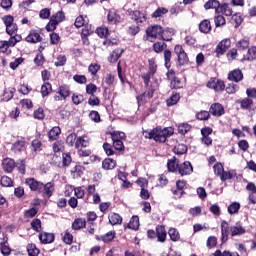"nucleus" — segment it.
Listing matches in <instances>:
<instances>
[{"label":"nucleus","mask_w":256,"mask_h":256,"mask_svg":"<svg viewBox=\"0 0 256 256\" xmlns=\"http://www.w3.org/2000/svg\"><path fill=\"white\" fill-rule=\"evenodd\" d=\"M173 133L174 130L172 127L164 129L156 128L150 132H144V137H146V139H154V141H158L159 143H165L167 141V137H171Z\"/></svg>","instance_id":"f257e3e1"},{"label":"nucleus","mask_w":256,"mask_h":256,"mask_svg":"<svg viewBox=\"0 0 256 256\" xmlns=\"http://www.w3.org/2000/svg\"><path fill=\"white\" fill-rule=\"evenodd\" d=\"M63 21H65V13H63V11H58L50 18L49 23L46 25V30L49 32L55 31L57 29V25L59 23H63Z\"/></svg>","instance_id":"f03ea898"},{"label":"nucleus","mask_w":256,"mask_h":256,"mask_svg":"<svg viewBox=\"0 0 256 256\" xmlns=\"http://www.w3.org/2000/svg\"><path fill=\"white\" fill-rule=\"evenodd\" d=\"M2 21L6 27V33H8V35H13V33H16L17 31V24L13 23L14 18L11 15H6L4 17H2Z\"/></svg>","instance_id":"7ed1b4c3"},{"label":"nucleus","mask_w":256,"mask_h":256,"mask_svg":"<svg viewBox=\"0 0 256 256\" xmlns=\"http://www.w3.org/2000/svg\"><path fill=\"white\" fill-rule=\"evenodd\" d=\"M174 53L178 57L179 65H186V63L189 62V57H187V53H185V50L183 49V46L176 45L175 48H174Z\"/></svg>","instance_id":"20e7f679"},{"label":"nucleus","mask_w":256,"mask_h":256,"mask_svg":"<svg viewBox=\"0 0 256 256\" xmlns=\"http://www.w3.org/2000/svg\"><path fill=\"white\" fill-rule=\"evenodd\" d=\"M146 35L151 39H157L163 35V27L159 25H153L147 28Z\"/></svg>","instance_id":"39448f33"},{"label":"nucleus","mask_w":256,"mask_h":256,"mask_svg":"<svg viewBox=\"0 0 256 256\" xmlns=\"http://www.w3.org/2000/svg\"><path fill=\"white\" fill-rule=\"evenodd\" d=\"M208 89H213L214 91H223L225 89V82L219 79L211 78L207 83Z\"/></svg>","instance_id":"423d86ee"},{"label":"nucleus","mask_w":256,"mask_h":256,"mask_svg":"<svg viewBox=\"0 0 256 256\" xmlns=\"http://www.w3.org/2000/svg\"><path fill=\"white\" fill-rule=\"evenodd\" d=\"M178 173L183 177L185 175H191L193 173V165L191 162L185 161L178 165Z\"/></svg>","instance_id":"0eeeda50"},{"label":"nucleus","mask_w":256,"mask_h":256,"mask_svg":"<svg viewBox=\"0 0 256 256\" xmlns=\"http://www.w3.org/2000/svg\"><path fill=\"white\" fill-rule=\"evenodd\" d=\"M25 185H27L31 191H41L43 189V183L37 181L35 178H26Z\"/></svg>","instance_id":"6e6552de"},{"label":"nucleus","mask_w":256,"mask_h":256,"mask_svg":"<svg viewBox=\"0 0 256 256\" xmlns=\"http://www.w3.org/2000/svg\"><path fill=\"white\" fill-rule=\"evenodd\" d=\"M209 113L214 117H221V115H225V108L220 103H214L210 106Z\"/></svg>","instance_id":"1a4fd4ad"},{"label":"nucleus","mask_w":256,"mask_h":256,"mask_svg":"<svg viewBox=\"0 0 256 256\" xmlns=\"http://www.w3.org/2000/svg\"><path fill=\"white\" fill-rule=\"evenodd\" d=\"M229 231H231V228H229V223L225 220L221 222V241L222 243H227L229 239Z\"/></svg>","instance_id":"9d476101"},{"label":"nucleus","mask_w":256,"mask_h":256,"mask_svg":"<svg viewBox=\"0 0 256 256\" xmlns=\"http://www.w3.org/2000/svg\"><path fill=\"white\" fill-rule=\"evenodd\" d=\"M229 47H231V40L229 38L222 40L217 45V48H216L217 55H223V53H225V51H227V49H229Z\"/></svg>","instance_id":"9b49d317"},{"label":"nucleus","mask_w":256,"mask_h":256,"mask_svg":"<svg viewBox=\"0 0 256 256\" xmlns=\"http://www.w3.org/2000/svg\"><path fill=\"white\" fill-rule=\"evenodd\" d=\"M230 233L232 237L245 235V228L243 227L241 222H237L235 225L230 227Z\"/></svg>","instance_id":"f8f14e48"},{"label":"nucleus","mask_w":256,"mask_h":256,"mask_svg":"<svg viewBox=\"0 0 256 256\" xmlns=\"http://www.w3.org/2000/svg\"><path fill=\"white\" fill-rule=\"evenodd\" d=\"M41 35L37 30H31L28 36L25 38L27 43H41Z\"/></svg>","instance_id":"ddd939ff"},{"label":"nucleus","mask_w":256,"mask_h":256,"mask_svg":"<svg viewBox=\"0 0 256 256\" xmlns=\"http://www.w3.org/2000/svg\"><path fill=\"white\" fill-rule=\"evenodd\" d=\"M228 79L229 81L239 83V81H243V72L239 69H235L228 74Z\"/></svg>","instance_id":"4468645a"},{"label":"nucleus","mask_w":256,"mask_h":256,"mask_svg":"<svg viewBox=\"0 0 256 256\" xmlns=\"http://www.w3.org/2000/svg\"><path fill=\"white\" fill-rule=\"evenodd\" d=\"M2 168L6 173H11L15 169V160L11 158H5L2 161Z\"/></svg>","instance_id":"2eb2a0df"},{"label":"nucleus","mask_w":256,"mask_h":256,"mask_svg":"<svg viewBox=\"0 0 256 256\" xmlns=\"http://www.w3.org/2000/svg\"><path fill=\"white\" fill-rule=\"evenodd\" d=\"M39 240L41 241V243H44V245H47L55 241V235H53L52 233L41 232L39 234Z\"/></svg>","instance_id":"dca6fc26"},{"label":"nucleus","mask_w":256,"mask_h":256,"mask_svg":"<svg viewBox=\"0 0 256 256\" xmlns=\"http://www.w3.org/2000/svg\"><path fill=\"white\" fill-rule=\"evenodd\" d=\"M156 237H157L159 243H165V240L167 239V231H165L164 226L156 227Z\"/></svg>","instance_id":"f3484780"},{"label":"nucleus","mask_w":256,"mask_h":256,"mask_svg":"<svg viewBox=\"0 0 256 256\" xmlns=\"http://www.w3.org/2000/svg\"><path fill=\"white\" fill-rule=\"evenodd\" d=\"M123 55V49L117 48L115 49L110 56L108 57L109 63H117L119 61V58Z\"/></svg>","instance_id":"a211bd4d"},{"label":"nucleus","mask_w":256,"mask_h":256,"mask_svg":"<svg viewBox=\"0 0 256 256\" xmlns=\"http://www.w3.org/2000/svg\"><path fill=\"white\" fill-rule=\"evenodd\" d=\"M204 9H215L216 13H219L221 9V3L218 0H209L204 4Z\"/></svg>","instance_id":"6ab92c4d"},{"label":"nucleus","mask_w":256,"mask_h":256,"mask_svg":"<svg viewBox=\"0 0 256 256\" xmlns=\"http://www.w3.org/2000/svg\"><path fill=\"white\" fill-rule=\"evenodd\" d=\"M132 19L136 21V23H145L147 21V17L145 16V13H142L139 10H135L131 14Z\"/></svg>","instance_id":"aec40b11"},{"label":"nucleus","mask_w":256,"mask_h":256,"mask_svg":"<svg viewBox=\"0 0 256 256\" xmlns=\"http://www.w3.org/2000/svg\"><path fill=\"white\" fill-rule=\"evenodd\" d=\"M108 219L110 225H121V223H123V218L117 213H110Z\"/></svg>","instance_id":"412c9836"},{"label":"nucleus","mask_w":256,"mask_h":256,"mask_svg":"<svg viewBox=\"0 0 256 256\" xmlns=\"http://www.w3.org/2000/svg\"><path fill=\"white\" fill-rule=\"evenodd\" d=\"M76 149H79V147H89V137L87 136H80L77 137L75 142Z\"/></svg>","instance_id":"4be33fe9"},{"label":"nucleus","mask_w":256,"mask_h":256,"mask_svg":"<svg viewBox=\"0 0 256 256\" xmlns=\"http://www.w3.org/2000/svg\"><path fill=\"white\" fill-rule=\"evenodd\" d=\"M116 166H117V162L115 160L111 159V158H106L102 162V167L106 171H109L111 169H115Z\"/></svg>","instance_id":"5701e85b"},{"label":"nucleus","mask_w":256,"mask_h":256,"mask_svg":"<svg viewBox=\"0 0 256 256\" xmlns=\"http://www.w3.org/2000/svg\"><path fill=\"white\" fill-rule=\"evenodd\" d=\"M173 35H175V30L171 28L163 29L162 32V39L163 41H172L173 40Z\"/></svg>","instance_id":"b1692460"},{"label":"nucleus","mask_w":256,"mask_h":256,"mask_svg":"<svg viewBox=\"0 0 256 256\" xmlns=\"http://www.w3.org/2000/svg\"><path fill=\"white\" fill-rule=\"evenodd\" d=\"M113 147L116 151H123L125 146L123 145V140L117 139V135H112Z\"/></svg>","instance_id":"393cba45"},{"label":"nucleus","mask_w":256,"mask_h":256,"mask_svg":"<svg viewBox=\"0 0 256 256\" xmlns=\"http://www.w3.org/2000/svg\"><path fill=\"white\" fill-rule=\"evenodd\" d=\"M59 135H61V128L58 126L53 127L48 133L50 141H55Z\"/></svg>","instance_id":"a878e982"},{"label":"nucleus","mask_w":256,"mask_h":256,"mask_svg":"<svg viewBox=\"0 0 256 256\" xmlns=\"http://www.w3.org/2000/svg\"><path fill=\"white\" fill-rule=\"evenodd\" d=\"M58 93L62 99H67V97L71 95V90L69 89V86L62 85L59 87Z\"/></svg>","instance_id":"bb28decb"},{"label":"nucleus","mask_w":256,"mask_h":256,"mask_svg":"<svg viewBox=\"0 0 256 256\" xmlns=\"http://www.w3.org/2000/svg\"><path fill=\"white\" fill-rule=\"evenodd\" d=\"M85 225H87L85 219L78 218L74 220L72 224V229H74L75 231H79V229H83Z\"/></svg>","instance_id":"cd10ccee"},{"label":"nucleus","mask_w":256,"mask_h":256,"mask_svg":"<svg viewBox=\"0 0 256 256\" xmlns=\"http://www.w3.org/2000/svg\"><path fill=\"white\" fill-rule=\"evenodd\" d=\"M165 49H167V44L163 41L155 42L153 44V51L155 53H163V51H165Z\"/></svg>","instance_id":"c85d7f7f"},{"label":"nucleus","mask_w":256,"mask_h":256,"mask_svg":"<svg viewBox=\"0 0 256 256\" xmlns=\"http://www.w3.org/2000/svg\"><path fill=\"white\" fill-rule=\"evenodd\" d=\"M199 29H200L201 33H209V31H211V21L203 20L199 24Z\"/></svg>","instance_id":"c756f323"},{"label":"nucleus","mask_w":256,"mask_h":256,"mask_svg":"<svg viewBox=\"0 0 256 256\" xmlns=\"http://www.w3.org/2000/svg\"><path fill=\"white\" fill-rule=\"evenodd\" d=\"M51 91H53V88L51 86V83L49 82H45L42 86H41V95L42 97H47Z\"/></svg>","instance_id":"7c9ffc66"},{"label":"nucleus","mask_w":256,"mask_h":256,"mask_svg":"<svg viewBox=\"0 0 256 256\" xmlns=\"http://www.w3.org/2000/svg\"><path fill=\"white\" fill-rule=\"evenodd\" d=\"M218 13H224L226 17H231V15H233V9L229 6V4H221Z\"/></svg>","instance_id":"2f4dec72"},{"label":"nucleus","mask_w":256,"mask_h":256,"mask_svg":"<svg viewBox=\"0 0 256 256\" xmlns=\"http://www.w3.org/2000/svg\"><path fill=\"white\" fill-rule=\"evenodd\" d=\"M12 151L14 153H21V151H25V142L24 141H17L12 145Z\"/></svg>","instance_id":"473e14b6"},{"label":"nucleus","mask_w":256,"mask_h":256,"mask_svg":"<svg viewBox=\"0 0 256 256\" xmlns=\"http://www.w3.org/2000/svg\"><path fill=\"white\" fill-rule=\"evenodd\" d=\"M108 22L115 24L119 23L121 21V16H119L117 13L110 11L107 16Z\"/></svg>","instance_id":"72a5a7b5"},{"label":"nucleus","mask_w":256,"mask_h":256,"mask_svg":"<svg viewBox=\"0 0 256 256\" xmlns=\"http://www.w3.org/2000/svg\"><path fill=\"white\" fill-rule=\"evenodd\" d=\"M44 194L47 195V197H51L53 195V191H55V186L52 182H48L45 185L43 184Z\"/></svg>","instance_id":"f704fd0d"},{"label":"nucleus","mask_w":256,"mask_h":256,"mask_svg":"<svg viewBox=\"0 0 256 256\" xmlns=\"http://www.w3.org/2000/svg\"><path fill=\"white\" fill-rule=\"evenodd\" d=\"M15 95V88H8L3 93V101H11Z\"/></svg>","instance_id":"c9c22d12"},{"label":"nucleus","mask_w":256,"mask_h":256,"mask_svg":"<svg viewBox=\"0 0 256 256\" xmlns=\"http://www.w3.org/2000/svg\"><path fill=\"white\" fill-rule=\"evenodd\" d=\"M129 229L137 231L139 229V216H133L128 224Z\"/></svg>","instance_id":"e433bc0d"},{"label":"nucleus","mask_w":256,"mask_h":256,"mask_svg":"<svg viewBox=\"0 0 256 256\" xmlns=\"http://www.w3.org/2000/svg\"><path fill=\"white\" fill-rule=\"evenodd\" d=\"M244 57L247 59V61H254V59H256V47L254 46L249 48Z\"/></svg>","instance_id":"4c0bfd02"},{"label":"nucleus","mask_w":256,"mask_h":256,"mask_svg":"<svg viewBox=\"0 0 256 256\" xmlns=\"http://www.w3.org/2000/svg\"><path fill=\"white\" fill-rule=\"evenodd\" d=\"M189 131H191V125L187 123L178 125V133H180V135H186V133H189Z\"/></svg>","instance_id":"58836bf2"},{"label":"nucleus","mask_w":256,"mask_h":256,"mask_svg":"<svg viewBox=\"0 0 256 256\" xmlns=\"http://www.w3.org/2000/svg\"><path fill=\"white\" fill-rule=\"evenodd\" d=\"M239 209H241V204L234 202L228 206V213L235 215V213H239Z\"/></svg>","instance_id":"ea45409f"},{"label":"nucleus","mask_w":256,"mask_h":256,"mask_svg":"<svg viewBox=\"0 0 256 256\" xmlns=\"http://www.w3.org/2000/svg\"><path fill=\"white\" fill-rule=\"evenodd\" d=\"M169 237L171 241H179L181 239V236L179 235V231L175 228H170L168 231Z\"/></svg>","instance_id":"a19ab883"},{"label":"nucleus","mask_w":256,"mask_h":256,"mask_svg":"<svg viewBox=\"0 0 256 256\" xmlns=\"http://www.w3.org/2000/svg\"><path fill=\"white\" fill-rule=\"evenodd\" d=\"M101 69V65L97 64V63H91L88 66V71L89 73H91V75L93 77H95V75H97V73H99V70Z\"/></svg>","instance_id":"79ce46f5"},{"label":"nucleus","mask_w":256,"mask_h":256,"mask_svg":"<svg viewBox=\"0 0 256 256\" xmlns=\"http://www.w3.org/2000/svg\"><path fill=\"white\" fill-rule=\"evenodd\" d=\"M166 13H169V10L167 8H157L155 12L152 14L153 19H157L159 17H163V15H166Z\"/></svg>","instance_id":"37998d69"},{"label":"nucleus","mask_w":256,"mask_h":256,"mask_svg":"<svg viewBox=\"0 0 256 256\" xmlns=\"http://www.w3.org/2000/svg\"><path fill=\"white\" fill-rule=\"evenodd\" d=\"M167 167H168V171L173 173V172L177 171V169H179V163L175 159L168 160Z\"/></svg>","instance_id":"c03bdc74"},{"label":"nucleus","mask_w":256,"mask_h":256,"mask_svg":"<svg viewBox=\"0 0 256 256\" xmlns=\"http://www.w3.org/2000/svg\"><path fill=\"white\" fill-rule=\"evenodd\" d=\"M149 63V71L150 75H155L157 73V62L155 61L154 58L148 60Z\"/></svg>","instance_id":"a18cd8bd"},{"label":"nucleus","mask_w":256,"mask_h":256,"mask_svg":"<svg viewBox=\"0 0 256 256\" xmlns=\"http://www.w3.org/2000/svg\"><path fill=\"white\" fill-rule=\"evenodd\" d=\"M27 252L29 256L39 255V249L37 248V246H35V244H28Z\"/></svg>","instance_id":"49530a36"},{"label":"nucleus","mask_w":256,"mask_h":256,"mask_svg":"<svg viewBox=\"0 0 256 256\" xmlns=\"http://www.w3.org/2000/svg\"><path fill=\"white\" fill-rule=\"evenodd\" d=\"M214 23L216 27H223L226 23L225 17L221 14H218L214 17Z\"/></svg>","instance_id":"de8ad7c7"},{"label":"nucleus","mask_w":256,"mask_h":256,"mask_svg":"<svg viewBox=\"0 0 256 256\" xmlns=\"http://www.w3.org/2000/svg\"><path fill=\"white\" fill-rule=\"evenodd\" d=\"M170 87L172 89H181L183 88V83L181 82V79L176 77L171 80Z\"/></svg>","instance_id":"09e8293b"},{"label":"nucleus","mask_w":256,"mask_h":256,"mask_svg":"<svg viewBox=\"0 0 256 256\" xmlns=\"http://www.w3.org/2000/svg\"><path fill=\"white\" fill-rule=\"evenodd\" d=\"M179 99H181V97L179 96V94H173L168 100H167V105L168 107H171L173 105H177V103L179 102Z\"/></svg>","instance_id":"8fccbe9b"},{"label":"nucleus","mask_w":256,"mask_h":256,"mask_svg":"<svg viewBox=\"0 0 256 256\" xmlns=\"http://www.w3.org/2000/svg\"><path fill=\"white\" fill-rule=\"evenodd\" d=\"M76 142H77V134L72 133L67 136L66 143L67 145H69V147H73V145H75Z\"/></svg>","instance_id":"3c124183"},{"label":"nucleus","mask_w":256,"mask_h":256,"mask_svg":"<svg viewBox=\"0 0 256 256\" xmlns=\"http://www.w3.org/2000/svg\"><path fill=\"white\" fill-rule=\"evenodd\" d=\"M0 184L2 187H11L13 185V180L9 176H2L0 179Z\"/></svg>","instance_id":"603ef678"},{"label":"nucleus","mask_w":256,"mask_h":256,"mask_svg":"<svg viewBox=\"0 0 256 256\" xmlns=\"http://www.w3.org/2000/svg\"><path fill=\"white\" fill-rule=\"evenodd\" d=\"M88 105H90L91 107H97L101 105V100L97 96H90V98L88 99Z\"/></svg>","instance_id":"864d4df0"},{"label":"nucleus","mask_w":256,"mask_h":256,"mask_svg":"<svg viewBox=\"0 0 256 256\" xmlns=\"http://www.w3.org/2000/svg\"><path fill=\"white\" fill-rule=\"evenodd\" d=\"M67 63V57H65V55H59L56 58V62L54 63V65L56 67H63V65H65Z\"/></svg>","instance_id":"5fc2aeb1"},{"label":"nucleus","mask_w":256,"mask_h":256,"mask_svg":"<svg viewBox=\"0 0 256 256\" xmlns=\"http://www.w3.org/2000/svg\"><path fill=\"white\" fill-rule=\"evenodd\" d=\"M165 67L169 69L171 67V52L170 50H164Z\"/></svg>","instance_id":"6e6d98bb"},{"label":"nucleus","mask_w":256,"mask_h":256,"mask_svg":"<svg viewBox=\"0 0 256 256\" xmlns=\"http://www.w3.org/2000/svg\"><path fill=\"white\" fill-rule=\"evenodd\" d=\"M96 33L99 37H107L109 35V29L105 26H102L100 28H97Z\"/></svg>","instance_id":"4d7b16f0"},{"label":"nucleus","mask_w":256,"mask_h":256,"mask_svg":"<svg viewBox=\"0 0 256 256\" xmlns=\"http://www.w3.org/2000/svg\"><path fill=\"white\" fill-rule=\"evenodd\" d=\"M237 47L240 51H245V49H249V40L242 39L237 43Z\"/></svg>","instance_id":"13d9d810"},{"label":"nucleus","mask_w":256,"mask_h":256,"mask_svg":"<svg viewBox=\"0 0 256 256\" xmlns=\"http://www.w3.org/2000/svg\"><path fill=\"white\" fill-rule=\"evenodd\" d=\"M86 93L95 96V93H97V86L93 83L86 85Z\"/></svg>","instance_id":"bf43d9fd"},{"label":"nucleus","mask_w":256,"mask_h":256,"mask_svg":"<svg viewBox=\"0 0 256 256\" xmlns=\"http://www.w3.org/2000/svg\"><path fill=\"white\" fill-rule=\"evenodd\" d=\"M89 118L91 119V121H94V123H99V121H101V115H99V112L92 110L89 113Z\"/></svg>","instance_id":"052dcab7"},{"label":"nucleus","mask_w":256,"mask_h":256,"mask_svg":"<svg viewBox=\"0 0 256 256\" xmlns=\"http://www.w3.org/2000/svg\"><path fill=\"white\" fill-rule=\"evenodd\" d=\"M253 105V100L251 98H244L241 101V107L242 109H251V106Z\"/></svg>","instance_id":"680f3d73"},{"label":"nucleus","mask_w":256,"mask_h":256,"mask_svg":"<svg viewBox=\"0 0 256 256\" xmlns=\"http://www.w3.org/2000/svg\"><path fill=\"white\" fill-rule=\"evenodd\" d=\"M59 41H61V37L59 34L53 32L50 34V43L51 45H59Z\"/></svg>","instance_id":"e2e57ef3"},{"label":"nucleus","mask_w":256,"mask_h":256,"mask_svg":"<svg viewBox=\"0 0 256 256\" xmlns=\"http://www.w3.org/2000/svg\"><path fill=\"white\" fill-rule=\"evenodd\" d=\"M31 227L34 231H36L37 233L41 232V220L40 219H34L31 222Z\"/></svg>","instance_id":"0e129e2a"},{"label":"nucleus","mask_w":256,"mask_h":256,"mask_svg":"<svg viewBox=\"0 0 256 256\" xmlns=\"http://www.w3.org/2000/svg\"><path fill=\"white\" fill-rule=\"evenodd\" d=\"M85 23H87V20H85V17L78 16L74 22V25H75V27H77V29H80V27H83V25H85Z\"/></svg>","instance_id":"69168bd1"},{"label":"nucleus","mask_w":256,"mask_h":256,"mask_svg":"<svg viewBox=\"0 0 256 256\" xmlns=\"http://www.w3.org/2000/svg\"><path fill=\"white\" fill-rule=\"evenodd\" d=\"M213 169H214V173L215 175H218V177H221V175L223 174V164L221 163H216L214 166H213Z\"/></svg>","instance_id":"338daca9"},{"label":"nucleus","mask_w":256,"mask_h":256,"mask_svg":"<svg viewBox=\"0 0 256 256\" xmlns=\"http://www.w3.org/2000/svg\"><path fill=\"white\" fill-rule=\"evenodd\" d=\"M207 247L209 249H213V247H215L217 245V237L215 236H210L207 240V243H206Z\"/></svg>","instance_id":"774afa93"}]
</instances>
